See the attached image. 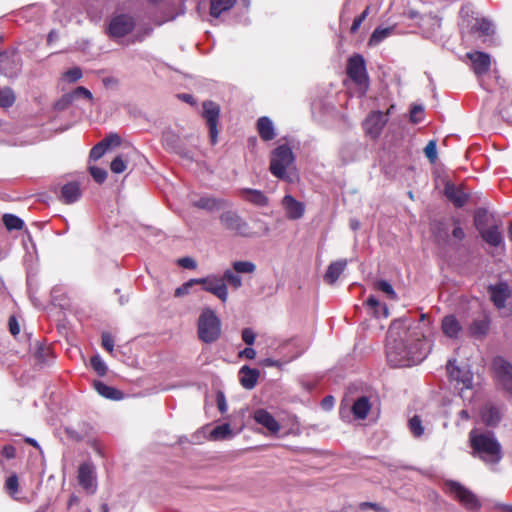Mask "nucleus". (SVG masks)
<instances>
[{"label": "nucleus", "instance_id": "nucleus-1", "mask_svg": "<svg viewBox=\"0 0 512 512\" xmlns=\"http://www.w3.org/2000/svg\"><path fill=\"white\" fill-rule=\"evenodd\" d=\"M401 321H395L388 330L386 356L392 367H405L420 363L429 352V344L420 324L407 327L404 338L399 331Z\"/></svg>", "mask_w": 512, "mask_h": 512}, {"label": "nucleus", "instance_id": "nucleus-2", "mask_svg": "<svg viewBox=\"0 0 512 512\" xmlns=\"http://www.w3.org/2000/svg\"><path fill=\"white\" fill-rule=\"evenodd\" d=\"M469 440L474 456L492 464H496L502 459L501 445L493 433L476 434L471 431Z\"/></svg>", "mask_w": 512, "mask_h": 512}, {"label": "nucleus", "instance_id": "nucleus-3", "mask_svg": "<svg viewBox=\"0 0 512 512\" xmlns=\"http://www.w3.org/2000/svg\"><path fill=\"white\" fill-rule=\"evenodd\" d=\"M222 335V323L215 311L209 307L202 309L197 319V336L205 344L217 342Z\"/></svg>", "mask_w": 512, "mask_h": 512}, {"label": "nucleus", "instance_id": "nucleus-4", "mask_svg": "<svg viewBox=\"0 0 512 512\" xmlns=\"http://www.w3.org/2000/svg\"><path fill=\"white\" fill-rule=\"evenodd\" d=\"M294 160L292 149L287 144L280 145L271 152L269 170L276 178L291 183L293 179L289 169Z\"/></svg>", "mask_w": 512, "mask_h": 512}, {"label": "nucleus", "instance_id": "nucleus-5", "mask_svg": "<svg viewBox=\"0 0 512 512\" xmlns=\"http://www.w3.org/2000/svg\"><path fill=\"white\" fill-rule=\"evenodd\" d=\"M447 492L457 500L465 509L477 511L481 507L478 497L468 488L457 481L448 480L445 482Z\"/></svg>", "mask_w": 512, "mask_h": 512}, {"label": "nucleus", "instance_id": "nucleus-6", "mask_svg": "<svg viewBox=\"0 0 512 512\" xmlns=\"http://www.w3.org/2000/svg\"><path fill=\"white\" fill-rule=\"evenodd\" d=\"M346 73L355 85L363 89L364 93L368 90L369 76L365 59L361 54H354L348 58Z\"/></svg>", "mask_w": 512, "mask_h": 512}, {"label": "nucleus", "instance_id": "nucleus-7", "mask_svg": "<svg viewBox=\"0 0 512 512\" xmlns=\"http://www.w3.org/2000/svg\"><path fill=\"white\" fill-rule=\"evenodd\" d=\"M219 221L224 229L233 232L235 235L242 237H251L249 224L233 210H227L220 214Z\"/></svg>", "mask_w": 512, "mask_h": 512}, {"label": "nucleus", "instance_id": "nucleus-8", "mask_svg": "<svg viewBox=\"0 0 512 512\" xmlns=\"http://www.w3.org/2000/svg\"><path fill=\"white\" fill-rule=\"evenodd\" d=\"M22 70V60L17 49L0 52V74L7 78L17 77Z\"/></svg>", "mask_w": 512, "mask_h": 512}, {"label": "nucleus", "instance_id": "nucleus-9", "mask_svg": "<svg viewBox=\"0 0 512 512\" xmlns=\"http://www.w3.org/2000/svg\"><path fill=\"white\" fill-rule=\"evenodd\" d=\"M136 26V21L129 14H119L114 16L108 25L107 33L111 38H122L130 34Z\"/></svg>", "mask_w": 512, "mask_h": 512}, {"label": "nucleus", "instance_id": "nucleus-10", "mask_svg": "<svg viewBox=\"0 0 512 512\" xmlns=\"http://www.w3.org/2000/svg\"><path fill=\"white\" fill-rule=\"evenodd\" d=\"M202 117L205 119L209 129L210 142L215 145L218 141V121L220 117V106L213 101H204L202 104Z\"/></svg>", "mask_w": 512, "mask_h": 512}, {"label": "nucleus", "instance_id": "nucleus-11", "mask_svg": "<svg viewBox=\"0 0 512 512\" xmlns=\"http://www.w3.org/2000/svg\"><path fill=\"white\" fill-rule=\"evenodd\" d=\"M492 367L501 388L512 395V364L503 357H496Z\"/></svg>", "mask_w": 512, "mask_h": 512}, {"label": "nucleus", "instance_id": "nucleus-12", "mask_svg": "<svg viewBox=\"0 0 512 512\" xmlns=\"http://www.w3.org/2000/svg\"><path fill=\"white\" fill-rule=\"evenodd\" d=\"M388 118L381 111H373L368 114L363 122V129L367 135L372 139H376L382 133L384 126L386 125Z\"/></svg>", "mask_w": 512, "mask_h": 512}, {"label": "nucleus", "instance_id": "nucleus-13", "mask_svg": "<svg viewBox=\"0 0 512 512\" xmlns=\"http://www.w3.org/2000/svg\"><path fill=\"white\" fill-rule=\"evenodd\" d=\"M490 300L497 309H503L506 301L511 297V288L505 281L491 284L487 288Z\"/></svg>", "mask_w": 512, "mask_h": 512}, {"label": "nucleus", "instance_id": "nucleus-14", "mask_svg": "<svg viewBox=\"0 0 512 512\" xmlns=\"http://www.w3.org/2000/svg\"><path fill=\"white\" fill-rule=\"evenodd\" d=\"M466 57L472 62V70L476 76H483L490 70L491 58L489 54L481 51H474L468 52Z\"/></svg>", "mask_w": 512, "mask_h": 512}, {"label": "nucleus", "instance_id": "nucleus-15", "mask_svg": "<svg viewBox=\"0 0 512 512\" xmlns=\"http://www.w3.org/2000/svg\"><path fill=\"white\" fill-rule=\"evenodd\" d=\"M285 215L290 220H298L303 217L305 205L296 200L292 195H285L281 201Z\"/></svg>", "mask_w": 512, "mask_h": 512}, {"label": "nucleus", "instance_id": "nucleus-16", "mask_svg": "<svg viewBox=\"0 0 512 512\" xmlns=\"http://www.w3.org/2000/svg\"><path fill=\"white\" fill-rule=\"evenodd\" d=\"M253 419L257 424L266 428L271 434L275 435L281 429L278 421L265 409L260 408L255 410L253 412Z\"/></svg>", "mask_w": 512, "mask_h": 512}, {"label": "nucleus", "instance_id": "nucleus-17", "mask_svg": "<svg viewBox=\"0 0 512 512\" xmlns=\"http://www.w3.org/2000/svg\"><path fill=\"white\" fill-rule=\"evenodd\" d=\"M203 290L216 296L222 303L228 300V288L221 277L209 275L208 283L206 287H203Z\"/></svg>", "mask_w": 512, "mask_h": 512}, {"label": "nucleus", "instance_id": "nucleus-18", "mask_svg": "<svg viewBox=\"0 0 512 512\" xmlns=\"http://www.w3.org/2000/svg\"><path fill=\"white\" fill-rule=\"evenodd\" d=\"M193 207L205 210L207 212H214L221 210L229 205V202L223 198H216L213 196H203L192 202Z\"/></svg>", "mask_w": 512, "mask_h": 512}, {"label": "nucleus", "instance_id": "nucleus-19", "mask_svg": "<svg viewBox=\"0 0 512 512\" xmlns=\"http://www.w3.org/2000/svg\"><path fill=\"white\" fill-rule=\"evenodd\" d=\"M490 326V317L487 314H482L481 316L473 319V321L469 325L468 331L472 337L477 339H483L488 335Z\"/></svg>", "mask_w": 512, "mask_h": 512}, {"label": "nucleus", "instance_id": "nucleus-20", "mask_svg": "<svg viewBox=\"0 0 512 512\" xmlns=\"http://www.w3.org/2000/svg\"><path fill=\"white\" fill-rule=\"evenodd\" d=\"M77 479L83 489L90 491L93 488L94 465L90 462L82 463L78 468Z\"/></svg>", "mask_w": 512, "mask_h": 512}, {"label": "nucleus", "instance_id": "nucleus-21", "mask_svg": "<svg viewBox=\"0 0 512 512\" xmlns=\"http://www.w3.org/2000/svg\"><path fill=\"white\" fill-rule=\"evenodd\" d=\"M260 376V371L256 368H250L245 365L239 370V380L241 385L246 389H253Z\"/></svg>", "mask_w": 512, "mask_h": 512}, {"label": "nucleus", "instance_id": "nucleus-22", "mask_svg": "<svg viewBox=\"0 0 512 512\" xmlns=\"http://www.w3.org/2000/svg\"><path fill=\"white\" fill-rule=\"evenodd\" d=\"M444 194L458 208L463 207L468 201V195L451 183L445 185Z\"/></svg>", "mask_w": 512, "mask_h": 512}, {"label": "nucleus", "instance_id": "nucleus-23", "mask_svg": "<svg viewBox=\"0 0 512 512\" xmlns=\"http://www.w3.org/2000/svg\"><path fill=\"white\" fill-rule=\"evenodd\" d=\"M240 195L245 201L255 206L265 207L269 203L268 197L260 190L244 188L240 190Z\"/></svg>", "mask_w": 512, "mask_h": 512}, {"label": "nucleus", "instance_id": "nucleus-24", "mask_svg": "<svg viewBox=\"0 0 512 512\" xmlns=\"http://www.w3.org/2000/svg\"><path fill=\"white\" fill-rule=\"evenodd\" d=\"M81 197V190L78 182H69L61 188V201L64 204H72Z\"/></svg>", "mask_w": 512, "mask_h": 512}, {"label": "nucleus", "instance_id": "nucleus-25", "mask_svg": "<svg viewBox=\"0 0 512 512\" xmlns=\"http://www.w3.org/2000/svg\"><path fill=\"white\" fill-rule=\"evenodd\" d=\"M347 263L348 262L346 259H341L330 263L323 276L324 281L327 284L333 285L345 270Z\"/></svg>", "mask_w": 512, "mask_h": 512}, {"label": "nucleus", "instance_id": "nucleus-26", "mask_svg": "<svg viewBox=\"0 0 512 512\" xmlns=\"http://www.w3.org/2000/svg\"><path fill=\"white\" fill-rule=\"evenodd\" d=\"M256 128L263 141H271L276 136L273 123L266 116H262L257 120Z\"/></svg>", "mask_w": 512, "mask_h": 512}, {"label": "nucleus", "instance_id": "nucleus-27", "mask_svg": "<svg viewBox=\"0 0 512 512\" xmlns=\"http://www.w3.org/2000/svg\"><path fill=\"white\" fill-rule=\"evenodd\" d=\"M481 419L487 426H496L501 420V414L498 407L487 403L481 411Z\"/></svg>", "mask_w": 512, "mask_h": 512}, {"label": "nucleus", "instance_id": "nucleus-28", "mask_svg": "<svg viewBox=\"0 0 512 512\" xmlns=\"http://www.w3.org/2000/svg\"><path fill=\"white\" fill-rule=\"evenodd\" d=\"M441 328L443 333L450 337H458L462 327L454 315H447L442 319Z\"/></svg>", "mask_w": 512, "mask_h": 512}, {"label": "nucleus", "instance_id": "nucleus-29", "mask_svg": "<svg viewBox=\"0 0 512 512\" xmlns=\"http://www.w3.org/2000/svg\"><path fill=\"white\" fill-rule=\"evenodd\" d=\"M479 233L482 239L490 246L498 247L503 243V236L497 225L481 230Z\"/></svg>", "mask_w": 512, "mask_h": 512}, {"label": "nucleus", "instance_id": "nucleus-30", "mask_svg": "<svg viewBox=\"0 0 512 512\" xmlns=\"http://www.w3.org/2000/svg\"><path fill=\"white\" fill-rule=\"evenodd\" d=\"M95 390L103 397L110 400H121L123 398V393L111 386L106 385L101 381H94Z\"/></svg>", "mask_w": 512, "mask_h": 512}, {"label": "nucleus", "instance_id": "nucleus-31", "mask_svg": "<svg viewBox=\"0 0 512 512\" xmlns=\"http://www.w3.org/2000/svg\"><path fill=\"white\" fill-rule=\"evenodd\" d=\"M371 409V404L366 396L358 398L352 405V413L357 419H365Z\"/></svg>", "mask_w": 512, "mask_h": 512}, {"label": "nucleus", "instance_id": "nucleus-32", "mask_svg": "<svg viewBox=\"0 0 512 512\" xmlns=\"http://www.w3.org/2000/svg\"><path fill=\"white\" fill-rule=\"evenodd\" d=\"M236 0H210V15L218 18L223 12L234 7Z\"/></svg>", "mask_w": 512, "mask_h": 512}, {"label": "nucleus", "instance_id": "nucleus-33", "mask_svg": "<svg viewBox=\"0 0 512 512\" xmlns=\"http://www.w3.org/2000/svg\"><path fill=\"white\" fill-rule=\"evenodd\" d=\"M472 31L479 33L481 36H490L494 33L492 23L486 18L476 19Z\"/></svg>", "mask_w": 512, "mask_h": 512}, {"label": "nucleus", "instance_id": "nucleus-34", "mask_svg": "<svg viewBox=\"0 0 512 512\" xmlns=\"http://www.w3.org/2000/svg\"><path fill=\"white\" fill-rule=\"evenodd\" d=\"M16 96L10 87L0 88V107L10 108L14 105Z\"/></svg>", "mask_w": 512, "mask_h": 512}, {"label": "nucleus", "instance_id": "nucleus-35", "mask_svg": "<svg viewBox=\"0 0 512 512\" xmlns=\"http://www.w3.org/2000/svg\"><path fill=\"white\" fill-rule=\"evenodd\" d=\"M2 220L8 231L21 230L24 226L23 220L13 214H4Z\"/></svg>", "mask_w": 512, "mask_h": 512}, {"label": "nucleus", "instance_id": "nucleus-36", "mask_svg": "<svg viewBox=\"0 0 512 512\" xmlns=\"http://www.w3.org/2000/svg\"><path fill=\"white\" fill-rule=\"evenodd\" d=\"M392 33L391 27H377L369 38V45H377Z\"/></svg>", "mask_w": 512, "mask_h": 512}, {"label": "nucleus", "instance_id": "nucleus-37", "mask_svg": "<svg viewBox=\"0 0 512 512\" xmlns=\"http://www.w3.org/2000/svg\"><path fill=\"white\" fill-rule=\"evenodd\" d=\"M488 224V212L484 208H479L474 213V225L478 232L486 229Z\"/></svg>", "mask_w": 512, "mask_h": 512}, {"label": "nucleus", "instance_id": "nucleus-38", "mask_svg": "<svg viewBox=\"0 0 512 512\" xmlns=\"http://www.w3.org/2000/svg\"><path fill=\"white\" fill-rule=\"evenodd\" d=\"M231 434H232V431H231L230 425L225 423V424L218 425L215 428H213L212 431L210 432V438L212 440H220V439H225V438L231 436Z\"/></svg>", "mask_w": 512, "mask_h": 512}, {"label": "nucleus", "instance_id": "nucleus-39", "mask_svg": "<svg viewBox=\"0 0 512 512\" xmlns=\"http://www.w3.org/2000/svg\"><path fill=\"white\" fill-rule=\"evenodd\" d=\"M221 278L224 283H228L234 289H238L242 286L241 277L235 271L230 269L225 270Z\"/></svg>", "mask_w": 512, "mask_h": 512}, {"label": "nucleus", "instance_id": "nucleus-40", "mask_svg": "<svg viewBox=\"0 0 512 512\" xmlns=\"http://www.w3.org/2000/svg\"><path fill=\"white\" fill-rule=\"evenodd\" d=\"M232 268L237 274H252L256 270L255 264L250 261H235L232 263Z\"/></svg>", "mask_w": 512, "mask_h": 512}, {"label": "nucleus", "instance_id": "nucleus-41", "mask_svg": "<svg viewBox=\"0 0 512 512\" xmlns=\"http://www.w3.org/2000/svg\"><path fill=\"white\" fill-rule=\"evenodd\" d=\"M455 363V360H449L447 363V372L449 377L457 382L463 383L465 386H468L466 384V380L461 377L460 368Z\"/></svg>", "mask_w": 512, "mask_h": 512}, {"label": "nucleus", "instance_id": "nucleus-42", "mask_svg": "<svg viewBox=\"0 0 512 512\" xmlns=\"http://www.w3.org/2000/svg\"><path fill=\"white\" fill-rule=\"evenodd\" d=\"M408 426L413 436L421 437L424 434V427L419 416L414 415L410 418Z\"/></svg>", "mask_w": 512, "mask_h": 512}, {"label": "nucleus", "instance_id": "nucleus-43", "mask_svg": "<svg viewBox=\"0 0 512 512\" xmlns=\"http://www.w3.org/2000/svg\"><path fill=\"white\" fill-rule=\"evenodd\" d=\"M375 289L385 293L390 299H396L397 295L392 285L386 280H379L374 284Z\"/></svg>", "mask_w": 512, "mask_h": 512}, {"label": "nucleus", "instance_id": "nucleus-44", "mask_svg": "<svg viewBox=\"0 0 512 512\" xmlns=\"http://www.w3.org/2000/svg\"><path fill=\"white\" fill-rule=\"evenodd\" d=\"M90 365L99 376H104L107 372V366L99 355L91 357Z\"/></svg>", "mask_w": 512, "mask_h": 512}, {"label": "nucleus", "instance_id": "nucleus-45", "mask_svg": "<svg viewBox=\"0 0 512 512\" xmlns=\"http://www.w3.org/2000/svg\"><path fill=\"white\" fill-rule=\"evenodd\" d=\"M424 154L431 164H435L437 161V142L436 140H430L424 148Z\"/></svg>", "mask_w": 512, "mask_h": 512}, {"label": "nucleus", "instance_id": "nucleus-46", "mask_svg": "<svg viewBox=\"0 0 512 512\" xmlns=\"http://www.w3.org/2000/svg\"><path fill=\"white\" fill-rule=\"evenodd\" d=\"M126 167V161L122 155L116 156L110 164V169L115 174H120L124 172L126 170Z\"/></svg>", "mask_w": 512, "mask_h": 512}, {"label": "nucleus", "instance_id": "nucleus-47", "mask_svg": "<svg viewBox=\"0 0 512 512\" xmlns=\"http://www.w3.org/2000/svg\"><path fill=\"white\" fill-rule=\"evenodd\" d=\"M19 482L16 474L9 476L5 482V488L12 497L18 492Z\"/></svg>", "mask_w": 512, "mask_h": 512}, {"label": "nucleus", "instance_id": "nucleus-48", "mask_svg": "<svg viewBox=\"0 0 512 512\" xmlns=\"http://www.w3.org/2000/svg\"><path fill=\"white\" fill-rule=\"evenodd\" d=\"M107 150L108 148L100 141L90 150L89 157L91 160L96 161L100 159Z\"/></svg>", "mask_w": 512, "mask_h": 512}, {"label": "nucleus", "instance_id": "nucleus-49", "mask_svg": "<svg viewBox=\"0 0 512 512\" xmlns=\"http://www.w3.org/2000/svg\"><path fill=\"white\" fill-rule=\"evenodd\" d=\"M89 172L97 183H103L107 178V172L103 168L91 166Z\"/></svg>", "mask_w": 512, "mask_h": 512}, {"label": "nucleus", "instance_id": "nucleus-50", "mask_svg": "<svg viewBox=\"0 0 512 512\" xmlns=\"http://www.w3.org/2000/svg\"><path fill=\"white\" fill-rule=\"evenodd\" d=\"M71 93L74 97V100H76L80 97H83L89 101L93 100L92 93L87 88H85L83 86L76 87L73 91H71Z\"/></svg>", "mask_w": 512, "mask_h": 512}, {"label": "nucleus", "instance_id": "nucleus-51", "mask_svg": "<svg viewBox=\"0 0 512 512\" xmlns=\"http://www.w3.org/2000/svg\"><path fill=\"white\" fill-rule=\"evenodd\" d=\"M423 107L421 105H413L410 109V121L412 123H419L422 120Z\"/></svg>", "mask_w": 512, "mask_h": 512}, {"label": "nucleus", "instance_id": "nucleus-52", "mask_svg": "<svg viewBox=\"0 0 512 512\" xmlns=\"http://www.w3.org/2000/svg\"><path fill=\"white\" fill-rule=\"evenodd\" d=\"M359 509L363 510V511L367 510V509H371L376 512H390L389 509H387L386 507H383L375 502H361L359 504Z\"/></svg>", "mask_w": 512, "mask_h": 512}, {"label": "nucleus", "instance_id": "nucleus-53", "mask_svg": "<svg viewBox=\"0 0 512 512\" xmlns=\"http://www.w3.org/2000/svg\"><path fill=\"white\" fill-rule=\"evenodd\" d=\"M101 142L109 149L111 146H119L121 144V138L118 134L112 133L103 138Z\"/></svg>", "mask_w": 512, "mask_h": 512}, {"label": "nucleus", "instance_id": "nucleus-54", "mask_svg": "<svg viewBox=\"0 0 512 512\" xmlns=\"http://www.w3.org/2000/svg\"><path fill=\"white\" fill-rule=\"evenodd\" d=\"M74 101V97L72 93H66L64 94L56 103V108L63 110L67 108L69 105H71Z\"/></svg>", "mask_w": 512, "mask_h": 512}, {"label": "nucleus", "instance_id": "nucleus-55", "mask_svg": "<svg viewBox=\"0 0 512 512\" xmlns=\"http://www.w3.org/2000/svg\"><path fill=\"white\" fill-rule=\"evenodd\" d=\"M102 347L109 353L113 352L114 339L111 334L105 332L102 334Z\"/></svg>", "mask_w": 512, "mask_h": 512}, {"label": "nucleus", "instance_id": "nucleus-56", "mask_svg": "<svg viewBox=\"0 0 512 512\" xmlns=\"http://www.w3.org/2000/svg\"><path fill=\"white\" fill-rule=\"evenodd\" d=\"M453 224L455 225V227L452 230V236L458 241H462L465 238V232L460 226L459 219L453 218Z\"/></svg>", "mask_w": 512, "mask_h": 512}, {"label": "nucleus", "instance_id": "nucleus-57", "mask_svg": "<svg viewBox=\"0 0 512 512\" xmlns=\"http://www.w3.org/2000/svg\"><path fill=\"white\" fill-rule=\"evenodd\" d=\"M65 77L69 82H76L82 77V70L79 67H74L66 71Z\"/></svg>", "mask_w": 512, "mask_h": 512}, {"label": "nucleus", "instance_id": "nucleus-58", "mask_svg": "<svg viewBox=\"0 0 512 512\" xmlns=\"http://www.w3.org/2000/svg\"><path fill=\"white\" fill-rule=\"evenodd\" d=\"M242 340L247 345H253L255 342L256 334L251 328H244L241 333Z\"/></svg>", "mask_w": 512, "mask_h": 512}, {"label": "nucleus", "instance_id": "nucleus-59", "mask_svg": "<svg viewBox=\"0 0 512 512\" xmlns=\"http://www.w3.org/2000/svg\"><path fill=\"white\" fill-rule=\"evenodd\" d=\"M8 327L9 331L13 336H17L20 333V326L17 321V318L14 315H11L8 319Z\"/></svg>", "mask_w": 512, "mask_h": 512}, {"label": "nucleus", "instance_id": "nucleus-60", "mask_svg": "<svg viewBox=\"0 0 512 512\" xmlns=\"http://www.w3.org/2000/svg\"><path fill=\"white\" fill-rule=\"evenodd\" d=\"M179 266L185 269H195L197 267L196 261L191 257H183L178 260Z\"/></svg>", "mask_w": 512, "mask_h": 512}, {"label": "nucleus", "instance_id": "nucleus-61", "mask_svg": "<svg viewBox=\"0 0 512 512\" xmlns=\"http://www.w3.org/2000/svg\"><path fill=\"white\" fill-rule=\"evenodd\" d=\"M65 434L67 435L68 438L74 441H81L84 438V435L82 433L78 432L72 427H66Z\"/></svg>", "mask_w": 512, "mask_h": 512}, {"label": "nucleus", "instance_id": "nucleus-62", "mask_svg": "<svg viewBox=\"0 0 512 512\" xmlns=\"http://www.w3.org/2000/svg\"><path fill=\"white\" fill-rule=\"evenodd\" d=\"M216 403H217L218 410L221 413H225L227 411V403H226L225 395L223 394V392L217 393Z\"/></svg>", "mask_w": 512, "mask_h": 512}, {"label": "nucleus", "instance_id": "nucleus-63", "mask_svg": "<svg viewBox=\"0 0 512 512\" xmlns=\"http://www.w3.org/2000/svg\"><path fill=\"white\" fill-rule=\"evenodd\" d=\"M1 454L6 459H13L16 457V448L13 445H5L2 448Z\"/></svg>", "mask_w": 512, "mask_h": 512}, {"label": "nucleus", "instance_id": "nucleus-64", "mask_svg": "<svg viewBox=\"0 0 512 512\" xmlns=\"http://www.w3.org/2000/svg\"><path fill=\"white\" fill-rule=\"evenodd\" d=\"M192 287L190 281L185 282L180 287H178L175 290L174 296L175 297H182L184 295H187L189 293L190 288Z\"/></svg>", "mask_w": 512, "mask_h": 512}]
</instances>
